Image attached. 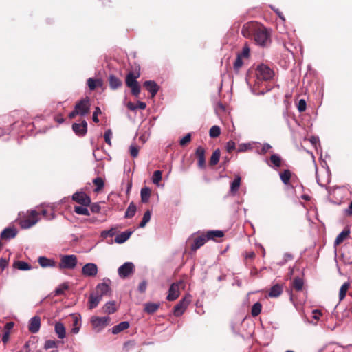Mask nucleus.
Here are the masks:
<instances>
[{
	"instance_id": "nucleus-1",
	"label": "nucleus",
	"mask_w": 352,
	"mask_h": 352,
	"mask_svg": "<svg viewBox=\"0 0 352 352\" xmlns=\"http://www.w3.org/2000/svg\"><path fill=\"white\" fill-rule=\"evenodd\" d=\"M243 36L253 38L255 43L262 47H267L271 43V36L268 30L262 24L250 21L245 23L241 30Z\"/></svg>"
},
{
	"instance_id": "nucleus-2",
	"label": "nucleus",
	"mask_w": 352,
	"mask_h": 352,
	"mask_svg": "<svg viewBox=\"0 0 352 352\" xmlns=\"http://www.w3.org/2000/svg\"><path fill=\"white\" fill-rule=\"evenodd\" d=\"M90 100L88 97L82 98L76 102L74 111L69 114V119H74L78 115L85 116L90 111Z\"/></svg>"
},
{
	"instance_id": "nucleus-3",
	"label": "nucleus",
	"mask_w": 352,
	"mask_h": 352,
	"mask_svg": "<svg viewBox=\"0 0 352 352\" xmlns=\"http://www.w3.org/2000/svg\"><path fill=\"white\" fill-rule=\"evenodd\" d=\"M140 74L138 72H130L127 74L125 79L126 85L131 89L132 95L138 97L141 88L137 79L140 77Z\"/></svg>"
},
{
	"instance_id": "nucleus-4",
	"label": "nucleus",
	"mask_w": 352,
	"mask_h": 352,
	"mask_svg": "<svg viewBox=\"0 0 352 352\" xmlns=\"http://www.w3.org/2000/svg\"><path fill=\"white\" fill-rule=\"evenodd\" d=\"M39 213L34 210L28 211L27 214L21 217L19 219V223L21 228L28 229L34 226L38 221Z\"/></svg>"
},
{
	"instance_id": "nucleus-5",
	"label": "nucleus",
	"mask_w": 352,
	"mask_h": 352,
	"mask_svg": "<svg viewBox=\"0 0 352 352\" xmlns=\"http://www.w3.org/2000/svg\"><path fill=\"white\" fill-rule=\"evenodd\" d=\"M60 263H58V268L63 269H74L77 265V256L74 254L71 255H61L60 257Z\"/></svg>"
},
{
	"instance_id": "nucleus-6",
	"label": "nucleus",
	"mask_w": 352,
	"mask_h": 352,
	"mask_svg": "<svg viewBox=\"0 0 352 352\" xmlns=\"http://www.w3.org/2000/svg\"><path fill=\"white\" fill-rule=\"evenodd\" d=\"M256 74L258 79L267 81L273 78L274 73L267 65L261 64L257 67Z\"/></svg>"
},
{
	"instance_id": "nucleus-7",
	"label": "nucleus",
	"mask_w": 352,
	"mask_h": 352,
	"mask_svg": "<svg viewBox=\"0 0 352 352\" xmlns=\"http://www.w3.org/2000/svg\"><path fill=\"white\" fill-rule=\"evenodd\" d=\"M191 301L190 295L185 296L174 307L173 314L175 316H182Z\"/></svg>"
},
{
	"instance_id": "nucleus-8",
	"label": "nucleus",
	"mask_w": 352,
	"mask_h": 352,
	"mask_svg": "<svg viewBox=\"0 0 352 352\" xmlns=\"http://www.w3.org/2000/svg\"><path fill=\"white\" fill-rule=\"evenodd\" d=\"M135 272V265L131 262H126L121 265L118 270V273L120 278L124 279L133 274Z\"/></svg>"
},
{
	"instance_id": "nucleus-9",
	"label": "nucleus",
	"mask_w": 352,
	"mask_h": 352,
	"mask_svg": "<svg viewBox=\"0 0 352 352\" xmlns=\"http://www.w3.org/2000/svg\"><path fill=\"white\" fill-rule=\"evenodd\" d=\"M184 282L179 280V282L173 283L168 290V294L167 296V300L169 301H173L176 300L179 296V287L180 286H184Z\"/></svg>"
},
{
	"instance_id": "nucleus-10",
	"label": "nucleus",
	"mask_w": 352,
	"mask_h": 352,
	"mask_svg": "<svg viewBox=\"0 0 352 352\" xmlns=\"http://www.w3.org/2000/svg\"><path fill=\"white\" fill-rule=\"evenodd\" d=\"M111 280L109 279H104L103 283L97 285L95 289V293L102 297L103 296H111V289L109 286Z\"/></svg>"
},
{
	"instance_id": "nucleus-11",
	"label": "nucleus",
	"mask_w": 352,
	"mask_h": 352,
	"mask_svg": "<svg viewBox=\"0 0 352 352\" xmlns=\"http://www.w3.org/2000/svg\"><path fill=\"white\" fill-rule=\"evenodd\" d=\"M111 321V318L108 316L98 317L93 316L91 319V322L94 328L101 329L107 326Z\"/></svg>"
},
{
	"instance_id": "nucleus-12",
	"label": "nucleus",
	"mask_w": 352,
	"mask_h": 352,
	"mask_svg": "<svg viewBox=\"0 0 352 352\" xmlns=\"http://www.w3.org/2000/svg\"><path fill=\"white\" fill-rule=\"evenodd\" d=\"M73 201L83 206H88L91 204L90 197L84 192H77L72 195Z\"/></svg>"
},
{
	"instance_id": "nucleus-13",
	"label": "nucleus",
	"mask_w": 352,
	"mask_h": 352,
	"mask_svg": "<svg viewBox=\"0 0 352 352\" xmlns=\"http://www.w3.org/2000/svg\"><path fill=\"white\" fill-rule=\"evenodd\" d=\"M205 154L206 151L202 146H199L197 148L195 151V156L197 159V166L201 170L206 168Z\"/></svg>"
},
{
	"instance_id": "nucleus-14",
	"label": "nucleus",
	"mask_w": 352,
	"mask_h": 352,
	"mask_svg": "<svg viewBox=\"0 0 352 352\" xmlns=\"http://www.w3.org/2000/svg\"><path fill=\"white\" fill-rule=\"evenodd\" d=\"M98 266L93 263L85 264L82 268V274L85 276L94 277L98 274Z\"/></svg>"
},
{
	"instance_id": "nucleus-15",
	"label": "nucleus",
	"mask_w": 352,
	"mask_h": 352,
	"mask_svg": "<svg viewBox=\"0 0 352 352\" xmlns=\"http://www.w3.org/2000/svg\"><path fill=\"white\" fill-rule=\"evenodd\" d=\"M72 129L78 136H84L87 132V123L82 120L81 123H74L72 125Z\"/></svg>"
},
{
	"instance_id": "nucleus-16",
	"label": "nucleus",
	"mask_w": 352,
	"mask_h": 352,
	"mask_svg": "<svg viewBox=\"0 0 352 352\" xmlns=\"http://www.w3.org/2000/svg\"><path fill=\"white\" fill-rule=\"evenodd\" d=\"M41 327V318L38 316L32 317L28 324V330L32 333H36Z\"/></svg>"
},
{
	"instance_id": "nucleus-17",
	"label": "nucleus",
	"mask_w": 352,
	"mask_h": 352,
	"mask_svg": "<svg viewBox=\"0 0 352 352\" xmlns=\"http://www.w3.org/2000/svg\"><path fill=\"white\" fill-rule=\"evenodd\" d=\"M143 86L151 93V98H154L160 89L159 85L153 80H146Z\"/></svg>"
},
{
	"instance_id": "nucleus-18",
	"label": "nucleus",
	"mask_w": 352,
	"mask_h": 352,
	"mask_svg": "<svg viewBox=\"0 0 352 352\" xmlns=\"http://www.w3.org/2000/svg\"><path fill=\"white\" fill-rule=\"evenodd\" d=\"M207 241V237L206 235L202 234L194 239L193 243L191 244L190 249L192 251H196L202 245H204Z\"/></svg>"
},
{
	"instance_id": "nucleus-19",
	"label": "nucleus",
	"mask_w": 352,
	"mask_h": 352,
	"mask_svg": "<svg viewBox=\"0 0 352 352\" xmlns=\"http://www.w3.org/2000/svg\"><path fill=\"white\" fill-rule=\"evenodd\" d=\"M102 297L94 293H91L89 296L88 300V307L89 309L96 308L100 302L102 300Z\"/></svg>"
},
{
	"instance_id": "nucleus-20",
	"label": "nucleus",
	"mask_w": 352,
	"mask_h": 352,
	"mask_svg": "<svg viewBox=\"0 0 352 352\" xmlns=\"http://www.w3.org/2000/svg\"><path fill=\"white\" fill-rule=\"evenodd\" d=\"M17 230L14 228H7L1 233V238L3 240L13 239L16 236Z\"/></svg>"
},
{
	"instance_id": "nucleus-21",
	"label": "nucleus",
	"mask_w": 352,
	"mask_h": 352,
	"mask_svg": "<svg viewBox=\"0 0 352 352\" xmlns=\"http://www.w3.org/2000/svg\"><path fill=\"white\" fill-rule=\"evenodd\" d=\"M350 230L349 228H345L342 232H341L338 236L336 237L334 241V246L336 247L341 244L347 237L349 236Z\"/></svg>"
},
{
	"instance_id": "nucleus-22",
	"label": "nucleus",
	"mask_w": 352,
	"mask_h": 352,
	"mask_svg": "<svg viewBox=\"0 0 352 352\" xmlns=\"http://www.w3.org/2000/svg\"><path fill=\"white\" fill-rule=\"evenodd\" d=\"M109 83L110 88L112 89H117L122 85V80L115 75L109 76Z\"/></svg>"
},
{
	"instance_id": "nucleus-23",
	"label": "nucleus",
	"mask_w": 352,
	"mask_h": 352,
	"mask_svg": "<svg viewBox=\"0 0 352 352\" xmlns=\"http://www.w3.org/2000/svg\"><path fill=\"white\" fill-rule=\"evenodd\" d=\"M342 258L344 263L352 264V246L346 247L342 254Z\"/></svg>"
},
{
	"instance_id": "nucleus-24",
	"label": "nucleus",
	"mask_w": 352,
	"mask_h": 352,
	"mask_svg": "<svg viewBox=\"0 0 352 352\" xmlns=\"http://www.w3.org/2000/svg\"><path fill=\"white\" fill-rule=\"evenodd\" d=\"M132 233H133V231H131V230H126L124 232H122L121 234H120L116 236L115 242L116 243H119V244L124 243L129 239V237L131 236Z\"/></svg>"
},
{
	"instance_id": "nucleus-25",
	"label": "nucleus",
	"mask_w": 352,
	"mask_h": 352,
	"mask_svg": "<svg viewBox=\"0 0 352 352\" xmlns=\"http://www.w3.org/2000/svg\"><path fill=\"white\" fill-rule=\"evenodd\" d=\"M283 292V286L280 284L273 285L268 294L270 297L276 298L278 297Z\"/></svg>"
},
{
	"instance_id": "nucleus-26",
	"label": "nucleus",
	"mask_w": 352,
	"mask_h": 352,
	"mask_svg": "<svg viewBox=\"0 0 352 352\" xmlns=\"http://www.w3.org/2000/svg\"><path fill=\"white\" fill-rule=\"evenodd\" d=\"M103 312L107 314H111L117 311V307L115 301L107 302L102 307Z\"/></svg>"
},
{
	"instance_id": "nucleus-27",
	"label": "nucleus",
	"mask_w": 352,
	"mask_h": 352,
	"mask_svg": "<svg viewBox=\"0 0 352 352\" xmlns=\"http://www.w3.org/2000/svg\"><path fill=\"white\" fill-rule=\"evenodd\" d=\"M129 326H130V324H129V322H127V321L122 322L119 323L118 324L113 327V328L111 329L112 333L118 334L120 332L127 329L129 327Z\"/></svg>"
},
{
	"instance_id": "nucleus-28",
	"label": "nucleus",
	"mask_w": 352,
	"mask_h": 352,
	"mask_svg": "<svg viewBox=\"0 0 352 352\" xmlns=\"http://www.w3.org/2000/svg\"><path fill=\"white\" fill-rule=\"evenodd\" d=\"M38 262L42 267L56 266V263L54 260L47 258L45 256H40L38 259Z\"/></svg>"
},
{
	"instance_id": "nucleus-29",
	"label": "nucleus",
	"mask_w": 352,
	"mask_h": 352,
	"mask_svg": "<svg viewBox=\"0 0 352 352\" xmlns=\"http://www.w3.org/2000/svg\"><path fill=\"white\" fill-rule=\"evenodd\" d=\"M224 236V233L221 230H210L208 231L206 237H207V241L208 240H216L217 238H221Z\"/></svg>"
},
{
	"instance_id": "nucleus-30",
	"label": "nucleus",
	"mask_w": 352,
	"mask_h": 352,
	"mask_svg": "<svg viewBox=\"0 0 352 352\" xmlns=\"http://www.w3.org/2000/svg\"><path fill=\"white\" fill-rule=\"evenodd\" d=\"M54 329H55V332L59 338L63 339L65 337L66 331H65V328L63 323L59 322H56L55 324Z\"/></svg>"
},
{
	"instance_id": "nucleus-31",
	"label": "nucleus",
	"mask_w": 352,
	"mask_h": 352,
	"mask_svg": "<svg viewBox=\"0 0 352 352\" xmlns=\"http://www.w3.org/2000/svg\"><path fill=\"white\" fill-rule=\"evenodd\" d=\"M13 267L20 270H30L32 269V266L29 263L23 261H15Z\"/></svg>"
},
{
	"instance_id": "nucleus-32",
	"label": "nucleus",
	"mask_w": 352,
	"mask_h": 352,
	"mask_svg": "<svg viewBox=\"0 0 352 352\" xmlns=\"http://www.w3.org/2000/svg\"><path fill=\"white\" fill-rule=\"evenodd\" d=\"M160 307L159 303L147 302L144 305V311L149 314H154Z\"/></svg>"
},
{
	"instance_id": "nucleus-33",
	"label": "nucleus",
	"mask_w": 352,
	"mask_h": 352,
	"mask_svg": "<svg viewBox=\"0 0 352 352\" xmlns=\"http://www.w3.org/2000/svg\"><path fill=\"white\" fill-rule=\"evenodd\" d=\"M293 289L296 292H300L303 289L304 281L302 278L300 277H295L292 283Z\"/></svg>"
},
{
	"instance_id": "nucleus-34",
	"label": "nucleus",
	"mask_w": 352,
	"mask_h": 352,
	"mask_svg": "<svg viewBox=\"0 0 352 352\" xmlns=\"http://www.w3.org/2000/svg\"><path fill=\"white\" fill-rule=\"evenodd\" d=\"M241 185V177L237 175L234 178V181L230 184V193L232 195H235L236 192L239 190Z\"/></svg>"
},
{
	"instance_id": "nucleus-35",
	"label": "nucleus",
	"mask_w": 352,
	"mask_h": 352,
	"mask_svg": "<svg viewBox=\"0 0 352 352\" xmlns=\"http://www.w3.org/2000/svg\"><path fill=\"white\" fill-rule=\"evenodd\" d=\"M280 178L284 184L289 185L292 178V172L289 170H284L280 173Z\"/></svg>"
},
{
	"instance_id": "nucleus-36",
	"label": "nucleus",
	"mask_w": 352,
	"mask_h": 352,
	"mask_svg": "<svg viewBox=\"0 0 352 352\" xmlns=\"http://www.w3.org/2000/svg\"><path fill=\"white\" fill-rule=\"evenodd\" d=\"M221 156V151L219 149H216L212 154L209 161V165L210 166H214L219 161Z\"/></svg>"
},
{
	"instance_id": "nucleus-37",
	"label": "nucleus",
	"mask_w": 352,
	"mask_h": 352,
	"mask_svg": "<svg viewBox=\"0 0 352 352\" xmlns=\"http://www.w3.org/2000/svg\"><path fill=\"white\" fill-rule=\"evenodd\" d=\"M151 191L148 187H144L141 190V201L143 203H147L151 197Z\"/></svg>"
},
{
	"instance_id": "nucleus-38",
	"label": "nucleus",
	"mask_w": 352,
	"mask_h": 352,
	"mask_svg": "<svg viewBox=\"0 0 352 352\" xmlns=\"http://www.w3.org/2000/svg\"><path fill=\"white\" fill-rule=\"evenodd\" d=\"M350 287V283L349 282L344 283L340 287L339 292V300L342 301L346 296V292Z\"/></svg>"
},
{
	"instance_id": "nucleus-39",
	"label": "nucleus",
	"mask_w": 352,
	"mask_h": 352,
	"mask_svg": "<svg viewBox=\"0 0 352 352\" xmlns=\"http://www.w3.org/2000/svg\"><path fill=\"white\" fill-rule=\"evenodd\" d=\"M282 158L276 154H273L270 156V162L275 168L280 167L282 166Z\"/></svg>"
},
{
	"instance_id": "nucleus-40",
	"label": "nucleus",
	"mask_w": 352,
	"mask_h": 352,
	"mask_svg": "<svg viewBox=\"0 0 352 352\" xmlns=\"http://www.w3.org/2000/svg\"><path fill=\"white\" fill-rule=\"evenodd\" d=\"M135 212H136V206L134 204L133 202L130 203V204L128 206L126 211L125 212V217L126 218H132L135 214Z\"/></svg>"
},
{
	"instance_id": "nucleus-41",
	"label": "nucleus",
	"mask_w": 352,
	"mask_h": 352,
	"mask_svg": "<svg viewBox=\"0 0 352 352\" xmlns=\"http://www.w3.org/2000/svg\"><path fill=\"white\" fill-rule=\"evenodd\" d=\"M94 184L96 186L94 192H98L104 188V180L101 177H96L93 180Z\"/></svg>"
},
{
	"instance_id": "nucleus-42",
	"label": "nucleus",
	"mask_w": 352,
	"mask_h": 352,
	"mask_svg": "<svg viewBox=\"0 0 352 352\" xmlns=\"http://www.w3.org/2000/svg\"><path fill=\"white\" fill-rule=\"evenodd\" d=\"M74 211L78 214L86 215V216L90 215L88 209L86 208V206H74Z\"/></svg>"
},
{
	"instance_id": "nucleus-43",
	"label": "nucleus",
	"mask_w": 352,
	"mask_h": 352,
	"mask_svg": "<svg viewBox=\"0 0 352 352\" xmlns=\"http://www.w3.org/2000/svg\"><path fill=\"white\" fill-rule=\"evenodd\" d=\"M261 309H262V305L260 302H257L254 303L252 305V309H251L252 316L254 317L258 316L261 312Z\"/></svg>"
},
{
	"instance_id": "nucleus-44",
	"label": "nucleus",
	"mask_w": 352,
	"mask_h": 352,
	"mask_svg": "<svg viewBox=\"0 0 352 352\" xmlns=\"http://www.w3.org/2000/svg\"><path fill=\"white\" fill-rule=\"evenodd\" d=\"M220 134L221 129L219 126L217 125L212 126L209 131V135L212 138H216L219 137Z\"/></svg>"
},
{
	"instance_id": "nucleus-45",
	"label": "nucleus",
	"mask_w": 352,
	"mask_h": 352,
	"mask_svg": "<svg viewBox=\"0 0 352 352\" xmlns=\"http://www.w3.org/2000/svg\"><path fill=\"white\" fill-rule=\"evenodd\" d=\"M69 289V285L67 283H65L59 285L58 287H57L54 293V296H60L64 294L65 291Z\"/></svg>"
},
{
	"instance_id": "nucleus-46",
	"label": "nucleus",
	"mask_w": 352,
	"mask_h": 352,
	"mask_svg": "<svg viewBox=\"0 0 352 352\" xmlns=\"http://www.w3.org/2000/svg\"><path fill=\"white\" fill-rule=\"evenodd\" d=\"M87 83L90 90H94L98 85H100V80L89 78Z\"/></svg>"
},
{
	"instance_id": "nucleus-47",
	"label": "nucleus",
	"mask_w": 352,
	"mask_h": 352,
	"mask_svg": "<svg viewBox=\"0 0 352 352\" xmlns=\"http://www.w3.org/2000/svg\"><path fill=\"white\" fill-rule=\"evenodd\" d=\"M151 219V212L149 210H147L144 214L143 218L142 221L140 222L139 227L140 228H144L148 222H149Z\"/></svg>"
},
{
	"instance_id": "nucleus-48",
	"label": "nucleus",
	"mask_w": 352,
	"mask_h": 352,
	"mask_svg": "<svg viewBox=\"0 0 352 352\" xmlns=\"http://www.w3.org/2000/svg\"><path fill=\"white\" fill-rule=\"evenodd\" d=\"M243 62L242 60L241 55H237V57L233 64L234 69L238 72L241 67L243 66Z\"/></svg>"
},
{
	"instance_id": "nucleus-49",
	"label": "nucleus",
	"mask_w": 352,
	"mask_h": 352,
	"mask_svg": "<svg viewBox=\"0 0 352 352\" xmlns=\"http://www.w3.org/2000/svg\"><path fill=\"white\" fill-rule=\"evenodd\" d=\"M162 173L161 170H155L152 177V181L154 184H157L162 180Z\"/></svg>"
},
{
	"instance_id": "nucleus-50",
	"label": "nucleus",
	"mask_w": 352,
	"mask_h": 352,
	"mask_svg": "<svg viewBox=\"0 0 352 352\" xmlns=\"http://www.w3.org/2000/svg\"><path fill=\"white\" fill-rule=\"evenodd\" d=\"M57 347V342L52 340H46L44 344L45 349H52Z\"/></svg>"
},
{
	"instance_id": "nucleus-51",
	"label": "nucleus",
	"mask_w": 352,
	"mask_h": 352,
	"mask_svg": "<svg viewBox=\"0 0 352 352\" xmlns=\"http://www.w3.org/2000/svg\"><path fill=\"white\" fill-rule=\"evenodd\" d=\"M297 108L299 112H304L307 108V103L304 99H300L297 104Z\"/></svg>"
},
{
	"instance_id": "nucleus-52",
	"label": "nucleus",
	"mask_w": 352,
	"mask_h": 352,
	"mask_svg": "<svg viewBox=\"0 0 352 352\" xmlns=\"http://www.w3.org/2000/svg\"><path fill=\"white\" fill-rule=\"evenodd\" d=\"M191 141V135L190 133L186 134L182 139L179 141V144L182 146H185Z\"/></svg>"
},
{
	"instance_id": "nucleus-53",
	"label": "nucleus",
	"mask_w": 352,
	"mask_h": 352,
	"mask_svg": "<svg viewBox=\"0 0 352 352\" xmlns=\"http://www.w3.org/2000/svg\"><path fill=\"white\" fill-rule=\"evenodd\" d=\"M116 233V228H111L109 230H104L102 232L101 236L103 237L113 236Z\"/></svg>"
},
{
	"instance_id": "nucleus-54",
	"label": "nucleus",
	"mask_w": 352,
	"mask_h": 352,
	"mask_svg": "<svg viewBox=\"0 0 352 352\" xmlns=\"http://www.w3.org/2000/svg\"><path fill=\"white\" fill-rule=\"evenodd\" d=\"M111 136H112V132H111V129L107 130L104 133V138L105 142L107 144H108L109 146L111 145Z\"/></svg>"
},
{
	"instance_id": "nucleus-55",
	"label": "nucleus",
	"mask_w": 352,
	"mask_h": 352,
	"mask_svg": "<svg viewBox=\"0 0 352 352\" xmlns=\"http://www.w3.org/2000/svg\"><path fill=\"white\" fill-rule=\"evenodd\" d=\"M226 148L228 153H232L236 148L235 142L232 140L228 141L226 144Z\"/></svg>"
},
{
	"instance_id": "nucleus-56",
	"label": "nucleus",
	"mask_w": 352,
	"mask_h": 352,
	"mask_svg": "<svg viewBox=\"0 0 352 352\" xmlns=\"http://www.w3.org/2000/svg\"><path fill=\"white\" fill-rule=\"evenodd\" d=\"M139 153V147L136 145H131L130 146V154L131 157H136Z\"/></svg>"
},
{
	"instance_id": "nucleus-57",
	"label": "nucleus",
	"mask_w": 352,
	"mask_h": 352,
	"mask_svg": "<svg viewBox=\"0 0 352 352\" xmlns=\"http://www.w3.org/2000/svg\"><path fill=\"white\" fill-rule=\"evenodd\" d=\"M237 55H241V58H248L250 55V48L248 45H245L243 47L242 52Z\"/></svg>"
},
{
	"instance_id": "nucleus-58",
	"label": "nucleus",
	"mask_w": 352,
	"mask_h": 352,
	"mask_svg": "<svg viewBox=\"0 0 352 352\" xmlns=\"http://www.w3.org/2000/svg\"><path fill=\"white\" fill-rule=\"evenodd\" d=\"M90 210L93 213H99L101 210V207L99 204L94 203L91 205Z\"/></svg>"
},
{
	"instance_id": "nucleus-59",
	"label": "nucleus",
	"mask_w": 352,
	"mask_h": 352,
	"mask_svg": "<svg viewBox=\"0 0 352 352\" xmlns=\"http://www.w3.org/2000/svg\"><path fill=\"white\" fill-rule=\"evenodd\" d=\"M101 113L100 109L99 107H96L95 111L93 113V121L96 123L99 122V119L98 118V115Z\"/></svg>"
},
{
	"instance_id": "nucleus-60",
	"label": "nucleus",
	"mask_w": 352,
	"mask_h": 352,
	"mask_svg": "<svg viewBox=\"0 0 352 352\" xmlns=\"http://www.w3.org/2000/svg\"><path fill=\"white\" fill-rule=\"evenodd\" d=\"M249 148H250V144H241L237 148V152H245Z\"/></svg>"
},
{
	"instance_id": "nucleus-61",
	"label": "nucleus",
	"mask_w": 352,
	"mask_h": 352,
	"mask_svg": "<svg viewBox=\"0 0 352 352\" xmlns=\"http://www.w3.org/2000/svg\"><path fill=\"white\" fill-rule=\"evenodd\" d=\"M146 289V282L143 280L142 281L138 286V289L140 292L143 293L145 292Z\"/></svg>"
},
{
	"instance_id": "nucleus-62",
	"label": "nucleus",
	"mask_w": 352,
	"mask_h": 352,
	"mask_svg": "<svg viewBox=\"0 0 352 352\" xmlns=\"http://www.w3.org/2000/svg\"><path fill=\"white\" fill-rule=\"evenodd\" d=\"M8 264V261L7 259L1 258H0V268L1 270H4Z\"/></svg>"
},
{
	"instance_id": "nucleus-63",
	"label": "nucleus",
	"mask_w": 352,
	"mask_h": 352,
	"mask_svg": "<svg viewBox=\"0 0 352 352\" xmlns=\"http://www.w3.org/2000/svg\"><path fill=\"white\" fill-rule=\"evenodd\" d=\"M13 327H14L13 322H8L4 326L3 331H8L10 333V331L13 328Z\"/></svg>"
},
{
	"instance_id": "nucleus-64",
	"label": "nucleus",
	"mask_w": 352,
	"mask_h": 352,
	"mask_svg": "<svg viewBox=\"0 0 352 352\" xmlns=\"http://www.w3.org/2000/svg\"><path fill=\"white\" fill-rule=\"evenodd\" d=\"M345 214L348 216H352V201L350 202L348 208L345 210Z\"/></svg>"
}]
</instances>
